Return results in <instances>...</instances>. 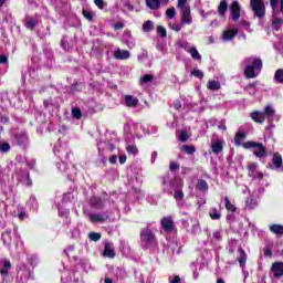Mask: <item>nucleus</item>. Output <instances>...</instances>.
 <instances>
[{"label":"nucleus","mask_w":283,"mask_h":283,"mask_svg":"<svg viewBox=\"0 0 283 283\" xmlns=\"http://www.w3.org/2000/svg\"><path fill=\"white\" fill-rule=\"evenodd\" d=\"M57 209H59L60 216H64V217L70 216V210L69 209L62 210L61 206H57Z\"/></svg>","instance_id":"338daca9"},{"label":"nucleus","mask_w":283,"mask_h":283,"mask_svg":"<svg viewBox=\"0 0 283 283\" xmlns=\"http://www.w3.org/2000/svg\"><path fill=\"white\" fill-rule=\"evenodd\" d=\"M182 25H185V24H182V22L180 23V24H169V28H170V30H174V32H180V30H182Z\"/></svg>","instance_id":"13d9d810"},{"label":"nucleus","mask_w":283,"mask_h":283,"mask_svg":"<svg viewBox=\"0 0 283 283\" xmlns=\"http://www.w3.org/2000/svg\"><path fill=\"white\" fill-rule=\"evenodd\" d=\"M84 19H87V21H92V19H94V15L92 14V12L87 11V10H83L82 12Z\"/></svg>","instance_id":"680f3d73"},{"label":"nucleus","mask_w":283,"mask_h":283,"mask_svg":"<svg viewBox=\"0 0 283 283\" xmlns=\"http://www.w3.org/2000/svg\"><path fill=\"white\" fill-rule=\"evenodd\" d=\"M241 12H242V7H240V3L238 2V0H234L230 6V14H231L232 21H239Z\"/></svg>","instance_id":"ddd939ff"},{"label":"nucleus","mask_w":283,"mask_h":283,"mask_svg":"<svg viewBox=\"0 0 283 283\" xmlns=\"http://www.w3.org/2000/svg\"><path fill=\"white\" fill-rule=\"evenodd\" d=\"M169 283H180V276H169Z\"/></svg>","instance_id":"774afa93"},{"label":"nucleus","mask_w":283,"mask_h":283,"mask_svg":"<svg viewBox=\"0 0 283 283\" xmlns=\"http://www.w3.org/2000/svg\"><path fill=\"white\" fill-rule=\"evenodd\" d=\"M212 154H221L222 149H224V146L222 145V142L216 140L211 144Z\"/></svg>","instance_id":"c85d7f7f"},{"label":"nucleus","mask_w":283,"mask_h":283,"mask_svg":"<svg viewBox=\"0 0 283 283\" xmlns=\"http://www.w3.org/2000/svg\"><path fill=\"white\" fill-rule=\"evenodd\" d=\"M169 169H170V171L176 174V171H178V169H180V165H178V163L171 161L170 166H169Z\"/></svg>","instance_id":"bf43d9fd"},{"label":"nucleus","mask_w":283,"mask_h":283,"mask_svg":"<svg viewBox=\"0 0 283 283\" xmlns=\"http://www.w3.org/2000/svg\"><path fill=\"white\" fill-rule=\"evenodd\" d=\"M270 6L272 8V12H280V0H270Z\"/></svg>","instance_id":"603ef678"},{"label":"nucleus","mask_w":283,"mask_h":283,"mask_svg":"<svg viewBox=\"0 0 283 283\" xmlns=\"http://www.w3.org/2000/svg\"><path fill=\"white\" fill-rule=\"evenodd\" d=\"M177 8H179V10H182L184 8H190V7L187 6V0H178Z\"/></svg>","instance_id":"e2e57ef3"},{"label":"nucleus","mask_w":283,"mask_h":283,"mask_svg":"<svg viewBox=\"0 0 283 283\" xmlns=\"http://www.w3.org/2000/svg\"><path fill=\"white\" fill-rule=\"evenodd\" d=\"M188 54L191 55V59H193V61H202V55H200V52H198V49L196 46H192Z\"/></svg>","instance_id":"f704fd0d"},{"label":"nucleus","mask_w":283,"mask_h":283,"mask_svg":"<svg viewBox=\"0 0 283 283\" xmlns=\"http://www.w3.org/2000/svg\"><path fill=\"white\" fill-rule=\"evenodd\" d=\"M91 207H94V209H103L104 207V202L103 199L98 198V197H93L90 201Z\"/></svg>","instance_id":"c756f323"},{"label":"nucleus","mask_w":283,"mask_h":283,"mask_svg":"<svg viewBox=\"0 0 283 283\" xmlns=\"http://www.w3.org/2000/svg\"><path fill=\"white\" fill-rule=\"evenodd\" d=\"M250 118H252L254 123H259V125H262L265 120L264 113L262 111H254L250 113Z\"/></svg>","instance_id":"4be33fe9"},{"label":"nucleus","mask_w":283,"mask_h":283,"mask_svg":"<svg viewBox=\"0 0 283 283\" xmlns=\"http://www.w3.org/2000/svg\"><path fill=\"white\" fill-rule=\"evenodd\" d=\"M274 81H275V83L283 85V69L276 70V72L274 74Z\"/></svg>","instance_id":"58836bf2"},{"label":"nucleus","mask_w":283,"mask_h":283,"mask_svg":"<svg viewBox=\"0 0 283 283\" xmlns=\"http://www.w3.org/2000/svg\"><path fill=\"white\" fill-rule=\"evenodd\" d=\"M245 78H256L262 72V60L256 56H249L241 63Z\"/></svg>","instance_id":"f257e3e1"},{"label":"nucleus","mask_w":283,"mask_h":283,"mask_svg":"<svg viewBox=\"0 0 283 283\" xmlns=\"http://www.w3.org/2000/svg\"><path fill=\"white\" fill-rule=\"evenodd\" d=\"M13 178L18 180V182H22L25 187H32V179H30V172L25 169L17 168L13 175Z\"/></svg>","instance_id":"423d86ee"},{"label":"nucleus","mask_w":283,"mask_h":283,"mask_svg":"<svg viewBox=\"0 0 283 283\" xmlns=\"http://www.w3.org/2000/svg\"><path fill=\"white\" fill-rule=\"evenodd\" d=\"M151 81H154V75H151V74H145L144 76L140 77L142 85L151 83Z\"/></svg>","instance_id":"09e8293b"},{"label":"nucleus","mask_w":283,"mask_h":283,"mask_svg":"<svg viewBox=\"0 0 283 283\" xmlns=\"http://www.w3.org/2000/svg\"><path fill=\"white\" fill-rule=\"evenodd\" d=\"M243 147L244 149H253V154L256 158H266V148L262 143L245 142Z\"/></svg>","instance_id":"39448f33"},{"label":"nucleus","mask_w":283,"mask_h":283,"mask_svg":"<svg viewBox=\"0 0 283 283\" xmlns=\"http://www.w3.org/2000/svg\"><path fill=\"white\" fill-rule=\"evenodd\" d=\"M0 151L1 154H8V151H10V144H8V142L0 144Z\"/></svg>","instance_id":"864d4df0"},{"label":"nucleus","mask_w":283,"mask_h":283,"mask_svg":"<svg viewBox=\"0 0 283 283\" xmlns=\"http://www.w3.org/2000/svg\"><path fill=\"white\" fill-rule=\"evenodd\" d=\"M248 176L253 181L260 182L264 178V172L258 169V164L251 163L248 165Z\"/></svg>","instance_id":"9d476101"},{"label":"nucleus","mask_w":283,"mask_h":283,"mask_svg":"<svg viewBox=\"0 0 283 283\" xmlns=\"http://www.w3.org/2000/svg\"><path fill=\"white\" fill-rule=\"evenodd\" d=\"M256 85H258V83H250L244 87V90H245V92H248L250 94V96H255Z\"/></svg>","instance_id":"ea45409f"},{"label":"nucleus","mask_w":283,"mask_h":283,"mask_svg":"<svg viewBox=\"0 0 283 283\" xmlns=\"http://www.w3.org/2000/svg\"><path fill=\"white\" fill-rule=\"evenodd\" d=\"M130 54L129 51L123 50V49H117L114 52V59L117 61H127L129 59Z\"/></svg>","instance_id":"412c9836"},{"label":"nucleus","mask_w":283,"mask_h":283,"mask_svg":"<svg viewBox=\"0 0 283 283\" xmlns=\"http://www.w3.org/2000/svg\"><path fill=\"white\" fill-rule=\"evenodd\" d=\"M228 10H229V3L227 2V0H221V2L218 6L219 15L224 17Z\"/></svg>","instance_id":"bb28decb"},{"label":"nucleus","mask_w":283,"mask_h":283,"mask_svg":"<svg viewBox=\"0 0 283 283\" xmlns=\"http://www.w3.org/2000/svg\"><path fill=\"white\" fill-rule=\"evenodd\" d=\"M238 36V29H228L222 33V41L224 43H229V41H233Z\"/></svg>","instance_id":"dca6fc26"},{"label":"nucleus","mask_w":283,"mask_h":283,"mask_svg":"<svg viewBox=\"0 0 283 283\" xmlns=\"http://www.w3.org/2000/svg\"><path fill=\"white\" fill-rule=\"evenodd\" d=\"M283 25V0H281V10L272 11V28L279 31Z\"/></svg>","instance_id":"1a4fd4ad"},{"label":"nucleus","mask_w":283,"mask_h":283,"mask_svg":"<svg viewBox=\"0 0 283 283\" xmlns=\"http://www.w3.org/2000/svg\"><path fill=\"white\" fill-rule=\"evenodd\" d=\"M166 17L168 19H174L176 17V8L171 7L166 10Z\"/></svg>","instance_id":"4d7b16f0"},{"label":"nucleus","mask_w":283,"mask_h":283,"mask_svg":"<svg viewBox=\"0 0 283 283\" xmlns=\"http://www.w3.org/2000/svg\"><path fill=\"white\" fill-rule=\"evenodd\" d=\"M209 216H210L211 220H220V218H222L220 210H218L216 208H211L209 210Z\"/></svg>","instance_id":"4c0bfd02"},{"label":"nucleus","mask_w":283,"mask_h":283,"mask_svg":"<svg viewBox=\"0 0 283 283\" xmlns=\"http://www.w3.org/2000/svg\"><path fill=\"white\" fill-rule=\"evenodd\" d=\"M124 101H125L126 107H136V105H138V98L132 95H126L124 97Z\"/></svg>","instance_id":"a878e982"},{"label":"nucleus","mask_w":283,"mask_h":283,"mask_svg":"<svg viewBox=\"0 0 283 283\" xmlns=\"http://www.w3.org/2000/svg\"><path fill=\"white\" fill-rule=\"evenodd\" d=\"M126 151L129 154V156H136V154H138V147H136L134 144H130L126 146Z\"/></svg>","instance_id":"a19ab883"},{"label":"nucleus","mask_w":283,"mask_h":283,"mask_svg":"<svg viewBox=\"0 0 283 283\" xmlns=\"http://www.w3.org/2000/svg\"><path fill=\"white\" fill-rule=\"evenodd\" d=\"M239 258L237 259L241 269H244L247 264V252L242 250V248L238 249Z\"/></svg>","instance_id":"393cba45"},{"label":"nucleus","mask_w":283,"mask_h":283,"mask_svg":"<svg viewBox=\"0 0 283 283\" xmlns=\"http://www.w3.org/2000/svg\"><path fill=\"white\" fill-rule=\"evenodd\" d=\"M104 255L105 258L114 259L116 258V252H114V244L111 242H106L104 244Z\"/></svg>","instance_id":"5701e85b"},{"label":"nucleus","mask_w":283,"mask_h":283,"mask_svg":"<svg viewBox=\"0 0 283 283\" xmlns=\"http://www.w3.org/2000/svg\"><path fill=\"white\" fill-rule=\"evenodd\" d=\"M272 163L275 169H280L282 167V155L274 154Z\"/></svg>","instance_id":"e433bc0d"},{"label":"nucleus","mask_w":283,"mask_h":283,"mask_svg":"<svg viewBox=\"0 0 283 283\" xmlns=\"http://www.w3.org/2000/svg\"><path fill=\"white\" fill-rule=\"evenodd\" d=\"M161 227L167 231L168 233H171L174 231V219L171 217H165L161 219Z\"/></svg>","instance_id":"aec40b11"},{"label":"nucleus","mask_w":283,"mask_h":283,"mask_svg":"<svg viewBox=\"0 0 283 283\" xmlns=\"http://www.w3.org/2000/svg\"><path fill=\"white\" fill-rule=\"evenodd\" d=\"M143 30L145 32H151V30H154V22L150 20H147L146 22H144Z\"/></svg>","instance_id":"de8ad7c7"},{"label":"nucleus","mask_w":283,"mask_h":283,"mask_svg":"<svg viewBox=\"0 0 283 283\" xmlns=\"http://www.w3.org/2000/svg\"><path fill=\"white\" fill-rule=\"evenodd\" d=\"M177 45H178V48H181V50H185L186 52H190L191 48H193V46H191V44H189V42H187V41H179V42L177 43Z\"/></svg>","instance_id":"a18cd8bd"},{"label":"nucleus","mask_w":283,"mask_h":283,"mask_svg":"<svg viewBox=\"0 0 283 283\" xmlns=\"http://www.w3.org/2000/svg\"><path fill=\"white\" fill-rule=\"evenodd\" d=\"M181 149L182 151H186V154H188L189 156H191L192 154H196V147L191 145H184Z\"/></svg>","instance_id":"49530a36"},{"label":"nucleus","mask_w":283,"mask_h":283,"mask_svg":"<svg viewBox=\"0 0 283 283\" xmlns=\"http://www.w3.org/2000/svg\"><path fill=\"white\" fill-rule=\"evenodd\" d=\"M146 6L149 10H158L160 8V0H146Z\"/></svg>","instance_id":"473e14b6"},{"label":"nucleus","mask_w":283,"mask_h":283,"mask_svg":"<svg viewBox=\"0 0 283 283\" xmlns=\"http://www.w3.org/2000/svg\"><path fill=\"white\" fill-rule=\"evenodd\" d=\"M36 25H39V21H36L35 19H32V18H30L25 22V28H28V30H34V28H36Z\"/></svg>","instance_id":"79ce46f5"},{"label":"nucleus","mask_w":283,"mask_h":283,"mask_svg":"<svg viewBox=\"0 0 283 283\" xmlns=\"http://www.w3.org/2000/svg\"><path fill=\"white\" fill-rule=\"evenodd\" d=\"M208 90H211V92H218L220 90V82L211 80L207 84Z\"/></svg>","instance_id":"c9c22d12"},{"label":"nucleus","mask_w":283,"mask_h":283,"mask_svg":"<svg viewBox=\"0 0 283 283\" xmlns=\"http://www.w3.org/2000/svg\"><path fill=\"white\" fill-rule=\"evenodd\" d=\"M88 239L91 240V242H98V240H101V233L91 232L88 233Z\"/></svg>","instance_id":"8fccbe9b"},{"label":"nucleus","mask_w":283,"mask_h":283,"mask_svg":"<svg viewBox=\"0 0 283 283\" xmlns=\"http://www.w3.org/2000/svg\"><path fill=\"white\" fill-rule=\"evenodd\" d=\"M263 114H264V118L269 122L275 120V118H277V116L275 115V108H273V106L271 105H266L264 107Z\"/></svg>","instance_id":"6ab92c4d"},{"label":"nucleus","mask_w":283,"mask_h":283,"mask_svg":"<svg viewBox=\"0 0 283 283\" xmlns=\"http://www.w3.org/2000/svg\"><path fill=\"white\" fill-rule=\"evenodd\" d=\"M13 144L19 147H28V135L25 133L15 135Z\"/></svg>","instance_id":"f3484780"},{"label":"nucleus","mask_w":283,"mask_h":283,"mask_svg":"<svg viewBox=\"0 0 283 283\" xmlns=\"http://www.w3.org/2000/svg\"><path fill=\"white\" fill-rule=\"evenodd\" d=\"M72 116H73V118L80 119L83 116L81 108H78V107L72 108Z\"/></svg>","instance_id":"6e6d98bb"},{"label":"nucleus","mask_w":283,"mask_h":283,"mask_svg":"<svg viewBox=\"0 0 283 283\" xmlns=\"http://www.w3.org/2000/svg\"><path fill=\"white\" fill-rule=\"evenodd\" d=\"M109 217L106 213H88V220L92 224H96L97 222H105Z\"/></svg>","instance_id":"2eb2a0df"},{"label":"nucleus","mask_w":283,"mask_h":283,"mask_svg":"<svg viewBox=\"0 0 283 283\" xmlns=\"http://www.w3.org/2000/svg\"><path fill=\"white\" fill-rule=\"evenodd\" d=\"M163 185L164 187H170V189H175V200H182V198H185V192H182V179L176 178L171 174H166L163 177Z\"/></svg>","instance_id":"7ed1b4c3"},{"label":"nucleus","mask_w":283,"mask_h":283,"mask_svg":"<svg viewBox=\"0 0 283 283\" xmlns=\"http://www.w3.org/2000/svg\"><path fill=\"white\" fill-rule=\"evenodd\" d=\"M123 41L129 48V50H134L136 48V40L132 36V32L125 31L123 35Z\"/></svg>","instance_id":"a211bd4d"},{"label":"nucleus","mask_w":283,"mask_h":283,"mask_svg":"<svg viewBox=\"0 0 283 283\" xmlns=\"http://www.w3.org/2000/svg\"><path fill=\"white\" fill-rule=\"evenodd\" d=\"M53 151L61 160V164H57L59 171L62 174H67L69 180H72L70 172H67V163H65V160L70 158V148L55 145Z\"/></svg>","instance_id":"20e7f679"},{"label":"nucleus","mask_w":283,"mask_h":283,"mask_svg":"<svg viewBox=\"0 0 283 283\" xmlns=\"http://www.w3.org/2000/svg\"><path fill=\"white\" fill-rule=\"evenodd\" d=\"M272 280H280L283 277V262H274L269 272Z\"/></svg>","instance_id":"9b49d317"},{"label":"nucleus","mask_w":283,"mask_h":283,"mask_svg":"<svg viewBox=\"0 0 283 283\" xmlns=\"http://www.w3.org/2000/svg\"><path fill=\"white\" fill-rule=\"evenodd\" d=\"M250 7L258 19H262V17L266 14V8L264 7V2L262 0H250Z\"/></svg>","instance_id":"6e6552de"},{"label":"nucleus","mask_w":283,"mask_h":283,"mask_svg":"<svg viewBox=\"0 0 283 283\" xmlns=\"http://www.w3.org/2000/svg\"><path fill=\"white\" fill-rule=\"evenodd\" d=\"M197 189L199 191H203V192L209 191V185L207 184V181L205 179H199L197 181Z\"/></svg>","instance_id":"72a5a7b5"},{"label":"nucleus","mask_w":283,"mask_h":283,"mask_svg":"<svg viewBox=\"0 0 283 283\" xmlns=\"http://www.w3.org/2000/svg\"><path fill=\"white\" fill-rule=\"evenodd\" d=\"M1 241L9 251L12 249H19V244H23V240H21V234H19V230L14 228V230L7 229L1 234Z\"/></svg>","instance_id":"f03ea898"},{"label":"nucleus","mask_w":283,"mask_h":283,"mask_svg":"<svg viewBox=\"0 0 283 283\" xmlns=\"http://www.w3.org/2000/svg\"><path fill=\"white\" fill-rule=\"evenodd\" d=\"M12 270V263L8 259L0 260V275L2 280H6L8 275H10V271Z\"/></svg>","instance_id":"f8f14e48"},{"label":"nucleus","mask_w":283,"mask_h":283,"mask_svg":"<svg viewBox=\"0 0 283 283\" xmlns=\"http://www.w3.org/2000/svg\"><path fill=\"white\" fill-rule=\"evenodd\" d=\"M124 8H126V10H129L130 12L134 10V6L132 4V2H129V0L124 1Z\"/></svg>","instance_id":"69168bd1"},{"label":"nucleus","mask_w":283,"mask_h":283,"mask_svg":"<svg viewBox=\"0 0 283 283\" xmlns=\"http://www.w3.org/2000/svg\"><path fill=\"white\" fill-rule=\"evenodd\" d=\"M157 33H159L161 39H167V29H165L163 25L157 27Z\"/></svg>","instance_id":"5fc2aeb1"},{"label":"nucleus","mask_w":283,"mask_h":283,"mask_svg":"<svg viewBox=\"0 0 283 283\" xmlns=\"http://www.w3.org/2000/svg\"><path fill=\"white\" fill-rule=\"evenodd\" d=\"M129 125H132L135 134L139 133L138 129H142V132H145V127L143 125H140V123H132V124L128 123V124H125V126H124L125 132H129Z\"/></svg>","instance_id":"cd10ccee"},{"label":"nucleus","mask_w":283,"mask_h":283,"mask_svg":"<svg viewBox=\"0 0 283 283\" xmlns=\"http://www.w3.org/2000/svg\"><path fill=\"white\" fill-rule=\"evenodd\" d=\"M191 76H195V78H205V73H202L200 69H193L191 71Z\"/></svg>","instance_id":"3c124183"},{"label":"nucleus","mask_w":283,"mask_h":283,"mask_svg":"<svg viewBox=\"0 0 283 283\" xmlns=\"http://www.w3.org/2000/svg\"><path fill=\"white\" fill-rule=\"evenodd\" d=\"M259 202L256 198L250 197L245 201L247 209H255L258 207Z\"/></svg>","instance_id":"2f4dec72"},{"label":"nucleus","mask_w":283,"mask_h":283,"mask_svg":"<svg viewBox=\"0 0 283 283\" xmlns=\"http://www.w3.org/2000/svg\"><path fill=\"white\" fill-rule=\"evenodd\" d=\"M181 11V25H191L193 18H191V8L180 9Z\"/></svg>","instance_id":"4468645a"},{"label":"nucleus","mask_w":283,"mask_h":283,"mask_svg":"<svg viewBox=\"0 0 283 283\" xmlns=\"http://www.w3.org/2000/svg\"><path fill=\"white\" fill-rule=\"evenodd\" d=\"M224 202H226V209L228 211H231L232 213H235V211H238V208H235L233 206V203H231V201H229V197H224Z\"/></svg>","instance_id":"c03bdc74"},{"label":"nucleus","mask_w":283,"mask_h":283,"mask_svg":"<svg viewBox=\"0 0 283 283\" xmlns=\"http://www.w3.org/2000/svg\"><path fill=\"white\" fill-rule=\"evenodd\" d=\"M189 139V136L187 135V130H182L179 135V140L181 143H187V140Z\"/></svg>","instance_id":"052dcab7"},{"label":"nucleus","mask_w":283,"mask_h":283,"mask_svg":"<svg viewBox=\"0 0 283 283\" xmlns=\"http://www.w3.org/2000/svg\"><path fill=\"white\" fill-rule=\"evenodd\" d=\"M269 229H270L271 233H273L274 235H277V238L283 237V226L282 224L273 223V224H270Z\"/></svg>","instance_id":"b1692460"},{"label":"nucleus","mask_w":283,"mask_h":283,"mask_svg":"<svg viewBox=\"0 0 283 283\" xmlns=\"http://www.w3.org/2000/svg\"><path fill=\"white\" fill-rule=\"evenodd\" d=\"M28 206L31 208V209H39V201H36V197L34 196H31L29 201H28Z\"/></svg>","instance_id":"37998d69"},{"label":"nucleus","mask_w":283,"mask_h":283,"mask_svg":"<svg viewBox=\"0 0 283 283\" xmlns=\"http://www.w3.org/2000/svg\"><path fill=\"white\" fill-rule=\"evenodd\" d=\"M155 240H156V234H154V232L149 228L142 229L140 242L144 249H147V247H149V244L155 242Z\"/></svg>","instance_id":"0eeeda50"},{"label":"nucleus","mask_w":283,"mask_h":283,"mask_svg":"<svg viewBox=\"0 0 283 283\" xmlns=\"http://www.w3.org/2000/svg\"><path fill=\"white\" fill-rule=\"evenodd\" d=\"M244 138H247V134L242 130H239L234 137V145H237V147H240V145H242V140H244Z\"/></svg>","instance_id":"7c9ffc66"},{"label":"nucleus","mask_w":283,"mask_h":283,"mask_svg":"<svg viewBox=\"0 0 283 283\" xmlns=\"http://www.w3.org/2000/svg\"><path fill=\"white\" fill-rule=\"evenodd\" d=\"M18 218L19 220H25L28 218V213H25V209H22L19 213H18Z\"/></svg>","instance_id":"0e129e2a"}]
</instances>
